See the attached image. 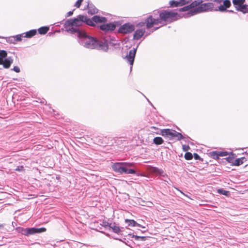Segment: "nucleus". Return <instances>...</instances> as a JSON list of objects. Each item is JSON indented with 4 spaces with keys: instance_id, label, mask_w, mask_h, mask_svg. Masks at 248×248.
<instances>
[{
    "instance_id": "obj_38",
    "label": "nucleus",
    "mask_w": 248,
    "mask_h": 248,
    "mask_svg": "<svg viewBox=\"0 0 248 248\" xmlns=\"http://www.w3.org/2000/svg\"><path fill=\"white\" fill-rule=\"evenodd\" d=\"M144 23H140L139 24V25L140 26H142L144 25Z\"/></svg>"
},
{
    "instance_id": "obj_1",
    "label": "nucleus",
    "mask_w": 248,
    "mask_h": 248,
    "mask_svg": "<svg viewBox=\"0 0 248 248\" xmlns=\"http://www.w3.org/2000/svg\"><path fill=\"white\" fill-rule=\"evenodd\" d=\"M107 21L105 17L94 16L91 19L86 16L79 15L77 18L66 21L64 26L67 32L77 34L79 38V43L84 47L106 51L108 49V46L105 41H99L94 37L89 36L81 27L84 24L94 26V23H105Z\"/></svg>"
},
{
    "instance_id": "obj_33",
    "label": "nucleus",
    "mask_w": 248,
    "mask_h": 248,
    "mask_svg": "<svg viewBox=\"0 0 248 248\" xmlns=\"http://www.w3.org/2000/svg\"><path fill=\"white\" fill-rule=\"evenodd\" d=\"M183 148L184 151H187L189 149V147L188 145H183Z\"/></svg>"
},
{
    "instance_id": "obj_6",
    "label": "nucleus",
    "mask_w": 248,
    "mask_h": 248,
    "mask_svg": "<svg viewBox=\"0 0 248 248\" xmlns=\"http://www.w3.org/2000/svg\"><path fill=\"white\" fill-rule=\"evenodd\" d=\"M245 0H233L232 2L237 11H240L244 14L247 12V5L244 4Z\"/></svg>"
},
{
    "instance_id": "obj_17",
    "label": "nucleus",
    "mask_w": 248,
    "mask_h": 248,
    "mask_svg": "<svg viewBox=\"0 0 248 248\" xmlns=\"http://www.w3.org/2000/svg\"><path fill=\"white\" fill-rule=\"evenodd\" d=\"M231 5V2L229 0H225L223 1V4L217 7H215L214 8H216L217 9V11H220L221 12H224L226 10L227 8H229Z\"/></svg>"
},
{
    "instance_id": "obj_2",
    "label": "nucleus",
    "mask_w": 248,
    "mask_h": 248,
    "mask_svg": "<svg viewBox=\"0 0 248 248\" xmlns=\"http://www.w3.org/2000/svg\"><path fill=\"white\" fill-rule=\"evenodd\" d=\"M217 11V9L216 8H214V4L212 2H207L203 4H201L198 7L191 9L186 14V17L193 16L195 14L205 12L208 11Z\"/></svg>"
},
{
    "instance_id": "obj_35",
    "label": "nucleus",
    "mask_w": 248,
    "mask_h": 248,
    "mask_svg": "<svg viewBox=\"0 0 248 248\" xmlns=\"http://www.w3.org/2000/svg\"><path fill=\"white\" fill-rule=\"evenodd\" d=\"M194 157L196 159H198L200 158L199 155L197 154H194Z\"/></svg>"
},
{
    "instance_id": "obj_26",
    "label": "nucleus",
    "mask_w": 248,
    "mask_h": 248,
    "mask_svg": "<svg viewBox=\"0 0 248 248\" xmlns=\"http://www.w3.org/2000/svg\"><path fill=\"white\" fill-rule=\"evenodd\" d=\"M245 158L243 157L240 158H237L234 160V162H233L234 165L235 166H239L243 164V160Z\"/></svg>"
},
{
    "instance_id": "obj_20",
    "label": "nucleus",
    "mask_w": 248,
    "mask_h": 248,
    "mask_svg": "<svg viewBox=\"0 0 248 248\" xmlns=\"http://www.w3.org/2000/svg\"><path fill=\"white\" fill-rule=\"evenodd\" d=\"M212 155L214 158H218L219 156H225L228 155L227 152H213Z\"/></svg>"
},
{
    "instance_id": "obj_5",
    "label": "nucleus",
    "mask_w": 248,
    "mask_h": 248,
    "mask_svg": "<svg viewBox=\"0 0 248 248\" xmlns=\"http://www.w3.org/2000/svg\"><path fill=\"white\" fill-rule=\"evenodd\" d=\"M46 231L45 228H20V232L25 235H29L30 234H33L35 233H39L44 232Z\"/></svg>"
},
{
    "instance_id": "obj_18",
    "label": "nucleus",
    "mask_w": 248,
    "mask_h": 248,
    "mask_svg": "<svg viewBox=\"0 0 248 248\" xmlns=\"http://www.w3.org/2000/svg\"><path fill=\"white\" fill-rule=\"evenodd\" d=\"M145 33V30L142 29L137 30L134 34V39L139 40Z\"/></svg>"
},
{
    "instance_id": "obj_15",
    "label": "nucleus",
    "mask_w": 248,
    "mask_h": 248,
    "mask_svg": "<svg viewBox=\"0 0 248 248\" xmlns=\"http://www.w3.org/2000/svg\"><path fill=\"white\" fill-rule=\"evenodd\" d=\"M100 28L101 30L106 31H112L115 30V25L113 23L103 24L100 26Z\"/></svg>"
},
{
    "instance_id": "obj_39",
    "label": "nucleus",
    "mask_w": 248,
    "mask_h": 248,
    "mask_svg": "<svg viewBox=\"0 0 248 248\" xmlns=\"http://www.w3.org/2000/svg\"><path fill=\"white\" fill-rule=\"evenodd\" d=\"M2 228H3V225L2 224H0V229H1Z\"/></svg>"
},
{
    "instance_id": "obj_13",
    "label": "nucleus",
    "mask_w": 248,
    "mask_h": 248,
    "mask_svg": "<svg viewBox=\"0 0 248 248\" xmlns=\"http://www.w3.org/2000/svg\"><path fill=\"white\" fill-rule=\"evenodd\" d=\"M22 35L18 34L16 36L10 37L6 39V41L11 44H16L17 42L20 41L22 40Z\"/></svg>"
},
{
    "instance_id": "obj_31",
    "label": "nucleus",
    "mask_w": 248,
    "mask_h": 248,
    "mask_svg": "<svg viewBox=\"0 0 248 248\" xmlns=\"http://www.w3.org/2000/svg\"><path fill=\"white\" fill-rule=\"evenodd\" d=\"M101 225L103 226H104L105 227H109V225H110V224H109V223H108L107 221H103L102 223L101 224Z\"/></svg>"
},
{
    "instance_id": "obj_34",
    "label": "nucleus",
    "mask_w": 248,
    "mask_h": 248,
    "mask_svg": "<svg viewBox=\"0 0 248 248\" xmlns=\"http://www.w3.org/2000/svg\"><path fill=\"white\" fill-rule=\"evenodd\" d=\"M73 11H69L67 13V16L68 17V16H71L73 15Z\"/></svg>"
},
{
    "instance_id": "obj_42",
    "label": "nucleus",
    "mask_w": 248,
    "mask_h": 248,
    "mask_svg": "<svg viewBox=\"0 0 248 248\" xmlns=\"http://www.w3.org/2000/svg\"><path fill=\"white\" fill-rule=\"evenodd\" d=\"M229 12H233L232 11H229Z\"/></svg>"
},
{
    "instance_id": "obj_21",
    "label": "nucleus",
    "mask_w": 248,
    "mask_h": 248,
    "mask_svg": "<svg viewBox=\"0 0 248 248\" xmlns=\"http://www.w3.org/2000/svg\"><path fill=\"white\" fill-rule=\"evenodd\" d=\"M125 222L127 223L128 225L129 226H138L140 227H142L144 228V227H142L141 225L138 224L137 222H136L134 220H130V219H125Z\"/></svg>"
},
{
    "instance_id": "obj_16",
    "label": "nucleus",
    "mask_w": 248,
    "mask_h": 248,
    "mask_svg": "<svg viewBox=\"0 0 248 248\" xmlns=\"http://www.w3.org/2000/svg\"><path fill=\"white\" fill-rule=\"evenodd\" d=\"M191 0H180L179 1L175 0H170V4L171 6H182L190 2Z\"/></svg>"
},
{
    "instance_id": "obj_37",
    "label": "nucleus",
    "mask_w": 248,
    "mask_h": 248,
    "mask_svg": "<svg viewBox=\"0 0 248 248\" xmlns=\"http://www.w3.org/2000/svg\"><path fill=\"white\" fill-rule=\"evenodd\" d=\"M215 1L218 3H220L223 1V0H215Z\"/></svg>"
},
{
    "instance_id": "obj_4",
    "label": "nucleus",
    "mask_w": 248,
    "mask_h": 248,
    "mask_svg": "<svg viewBox=\"0 0 248 248\" xmlns=\"http://www.w3.org/2000/svg\"><path fill=\"white\" fill-rule=\"evenodd\" d=\"M160 134L162 136L167 137L170 140H172L174 138H176L177 140H180L184 139V137L181 133L172 129H162L161 130Z\"/></svg>"
},
{
    "instance_id": "obj_40",
    "label": "nucleus",
    "mask_w": 248,
    "mask_h": 248,
    "mask_svg": "<svg viewBox=\"0 0 248 248\" xmlns=\"http://www.w3.org/2000/svg\"><path fill=\"white\" fill-rule=\"evenodd\" d=\"M16 170H18V171H19V170H20V169H19V168H18L16 169Z\"/></svg>"
},
{
    "instance_id": "obj_25",
    "label": "nucleus",
    "mask_w": 248,
    "mask_h": 248,
    "mask_svg": "<svg viewBox=\"0 0 248 248\" xmlns=\"http://www.w3.org/2000/svg\"><path fill=\"white\" fill-rule=\"evenodd\" d=\"M49 30V28L47 27H42L38 29V32L40 34H46Z\"/></svg>"
},
{
    "instance_id": "obj_27",
    "label": "nucleus",
    "mask_w": 248,
    "mask_h": 248,
    "mask_svg": "<svg viewBox=\"0 0 248 248\" xmlns=\"http://www.w3.org/2000/svg\"><path fill=\"white\" fill-rule=\"evenodd\" d=\"M185 157L186 160H190L192 158L193 156L191 153L187 152L185 155Z\"/></svg>"
},
{
    "instance_id": "obj_14",
    "label": "nucleus",
    "mask_w": 248,
    "mask_h": 248,
    "mask_svg": "<svg viewBox=\"0 0 248 248\" xmlns=\"http://www.w3.org/2000/svg\"><path fill=\"white\" fill-rule=\"evenodd\" d=\"M13 62V60L11 57H9L4 60L0 58V64H2L5 68H9Z\"/></svg>"
},
{
    "instance_id": "obj_23",
    "label": "nucleus",
    "mask_w": 248,
    "mask_h": 248,
    "mask_svg": "<svg viewBox=\"0 0 248 248\" xmlns=\"http://www.w3.org/2000/svg\"><path fill=\"white\" fill-rule=\"evenodd\" d=\"M109 228L110 229H112L113 232L117 233H119L121 231L119 227L116 226L115 223L110 224L109 225Z\"/></svg>"
},
{
    "instance_id": "obj_24",
    "label": "nucleus",
    "mask_w": 248,
    "mask_h": 248,
    "mask_svg": "<svg viewBox=\"0 0 248 248\" xmlns=\"http://www.w3.org/2000/svg\"><path fill=\"white\" fill-rule=\"evenodd\" d=\"M163 140L161 137H155L153 140V142L156 145H160L163 143Z\"/></svg>"
},
{
    "instance_id": "obj_36",
    "label": "nucleus",
    "mask_w": 248,
    "mask_h": 248,
    "mask_svg": "<svg viewBox=\"0 0 248 248\" xmlns=\"http://www.w3.org/2000/svg\"><path fill=\"white\" fill-rule=\"evenodd\" d=\"M155 171L158 172H160L161 171H162V170H159V169H157L156 168H155Z\"/></svg>"
},
{
    "instance_id": "obj_7",
    "label": "nucleus",
    "mask_w": 248,
    "mask_h": 248,
    "mask_svg": "<svg viewBox=\"0 0 248 248\" xmlns=\"http://www.w3.org/2000/svg\"><path fill=\"white\" fill-rule=\"evenodd\" d=\"M124 165L123 166V168L122 171V174H135L136 171L133 169L134 166V163L124 162Z\"/></svg>"
},
{
    "instance_id": "obj_28",
    "label": "nucleus",
    "mask_w": 248,
    "mask_h": 248,
    "mask_svg": "<svg viewBox=\"0 0 248 248\" xmlns=\"http://www.w3.org/2000/svg\"><path fill=\"white\" fill-rule=\"evenodd\" d=\"M7 56V52L4 50H0V58L3 59Z\"/></svg>"
},
{
    "instance_id": "obj_12",
    "label": "nucleus",
    "mask_w": 248,
    "mask_h": 248,
    "mask_svg": "<svg viewBox=\"0 0 248 248\" xmlns=\"http://www.w3.org/2000/svg\"><path fill=\"white\" fill-rule=\"evenodd\" d=\"M124 163V162H123L113 163L111 165L112 169L114 171L122 174Z\"/></svg>"
},
{
    "instance_id": "obj_22",
    "label": "nucleus",
    "mask_w": 248,
    "mask_h": 248,
    "mask_svg": "<svg viewBox=\"0 0 248 248\" xmlns=\"http://www.w3.org/2000/svg\"><path fill=\"white\" fill-rule=\"evenodd\" d=\"M88 13L92 15L94 14L97 13V9L92 4H88Z\"/></svg>"
},
{
    "instance_id": "obj_8",
    "label": "nucleus",
    "mask_w": 248,
    "mask_h": 248,
    "mask_svg": "<svg viewBox=\"0 0 248 248\" xmlns=\"http://www.w3.org/2000/svg\"><path fill=\"white\" fill-rule=\"evenodd\" d=\"M202 2V0H195L189 5L186 6L179 9V11L180 12L188 11V12H189L191 9H194L200 6Z\"/></svg>"
},
{
    "instance_id": "obj_3",
    "label": "nucleus",
    "mask_w": 248,
    "mask_h": 248,
    "mask_svg": "<svg viewBox=\"0 0 248 248\" xmlns=\"http://www.w3.org/2000/svg\"><path fill=\"white\" fill-rule=\"evenodd\" d=\"M160 17L162 20L175 21L182 17L184 16L173 11H164L160 13Z\"/></svg>"
},
{
    "instance_id": "obj_30",
    "label": "nucleus",
    "mask_w": 248,
    "mask_h": 248,
    "mask_svg": "<svg viewBox=\"0 0 248 248\" xmlns=\"http://www.w3.org/2000/svg\"><path fill=\"white\" fill-rule=\"evenodd\" d=\"M218 192L222 194L223 195H227L228 191L222 189H219L218 190Z\"/></svg>"
},
{
    "instance_id": "obj_19",
    "label": "nucleus",
    "mask_w": 248,
    "mask_h": 248,
    "mask_svg": "<svg viewBox=\"0 0 248 248\" xmlns=\"http://www.w3.org/2000/svg\"><path fill=\"white\" fill-rule=\"evenodd\" d=\"M36 33V31L35 30H32L30 31H29L26 32L25 33H21V35H22V38L23 37H27L30 38L35 35Z\"/></svg>"
},
{
    "instance_id": "obj_41",
    "label": "nucleus",
    "mask_w": 248,
    "mask_h": 248,
    "mask_svg": "<svg viewBox=\"0 0 248 248\" xmlns=\"http://www.w3.org/2000/svg\"><path fill=\"white\" fill-rule=\"evenodd\" d=\"M247 13H248V7H247Z\"/></svg>"
},
{
    "instance_id": "obj_10",
    "label": "nucleus",
    "mask_w": 248,
    "mask_h": 248,
    "mask_svg": "<svg viewBox=\"0 0 248 248\" xmlns=\"http://www.w3.org/2000/svg\"><path fill=\"white\" fill-rule=\"evenodd\" d=\"M161 23L160 19L153 18L152 16H150L146 20L145 23L147 28H150L155 25H157Z\"/></svg>"
},
{
    "instance_id": "obj_11",
    "label": "nucleus",
    "mask_w": 248,
    "mask_h": 248,
    "mask_svg": "<svg viewBox=\"0 0 248 248\" xmlns=\"http://www.w3.org/2000/svg\"><path fill=\"white\" fill-rule=\"evenodd\" d=\"M136 48H133L132 50H130L128 53V54L126 56V60L129 62V64L131 65L130 69H132V66L133 64L135 57L136 53Z\"/></svg>"
},
{
    "instance_id": "obj_9",
    "label": "nucleus",
    "mask_w": 248,
    "mask_h": 248,
    "mask_svg": "<svg viewBox=\"0 0 248 248\" xmlns=\"http://www.w3.org/2000/svg\"><path fill=\"white\" fill-rule=\"evenodd\" d=\"M135 30V26L129 23H126L122 26L119 29V31L122 33H128Z\"/></svg>"
},
{
    "instance_id": "obj_32",
    "label": "nucleus",
    "mask_w": 248,
    "mask_h": 248,
    "mask_svg": "<svg viewBox=\"0 0 248 248\" xmlns=\"http://www.w3.org/2000/svg\"><path fill=\"white\" fill-rule=\"evenodd\" d=\"M13 70L16 73L20 72V68L18 66H14L13 68Z\"/></svg>"
},
{
    "instance_id": "obj_29",
    "label": "nucleus",
    "mask_w": 248,
    "mask_h": 248,
    "mask_svg": "<svg viewBox=\"0 0 248 248\" xmlns=\"http://www.w3.org/2000/svg\"><path fill=\"white\" fill-rule=\"evenodd\" d=\"M83 0H78L75 4V6L79 8Z\"/></svg>"
}]
</instances>
